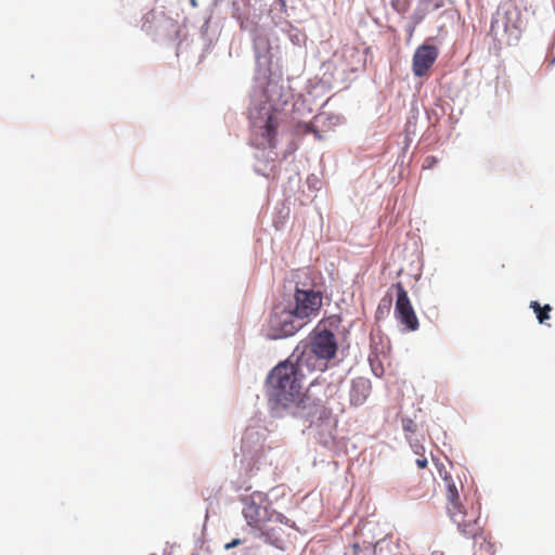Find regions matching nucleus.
Wrapping results in <instances>:
<instances>
[{"label": "nucleus", "instance_id": "9", "mask_svg": "<svg viewBox=\"0 0 555 555\" xmlns=\"http://www.w3.org/2000/svg\"><path fill=\"white\" fill-rule=\"evenodd\" d=\"M438 55L439 51L435 46L423 44L418 47L413 55L412 69L414 75L416 77L425 76L436 62Z\"/></svg>", "mask_w": 555, "mask_h": 555}, {"label": "nucleus", "instance_id": "11", "mask_svg": "<svg viewBox=\"0 0 555 555\" xmlns=\"http://www.w3.org/2000/svg\"><path fill=\"white\" fill-rule=\"evenodd\" d=\"M513 14H515L514 11H505L504 13L498 12L491 22V33L498 36L500 33L508 34L516 29L517 26L511 23Z\"/></svg>", "mask_w": 555, "mask_h": 555}, {"label": "nucleus", "instance_id": "2", "mask_svg": "<svg viewBox=\"0 0 555 555\" xmlns=\"http://www.w3.org/2000/svg\"><path fill=\"white\" fill-rule=\"evenodd\" d=\"M442 479L446 486V508L451 520L456 524L460 531L467 538H476L480 534L481 528L478 522V516L472 511H467L461 502V492L463 482L459 475L453 476L444 472Z\"/></svg>", "mask_w": 555, "mask_h": 555}, {"label": "nucleus", "instance_id": "4", "mask_svg": "<svg viewBox=\"0 0 555 555\" xmlns=\"http://www.w3.org/2000/svg\"><path fill=\"white\" fill-rule=\"evenodd\" d=\"M305 321L295 313L288 305H278L273 308L269 319V336L273 339L288 337L305 326Z\"/></svg>", "mask_w": 555, "mask_h": 555}, {"label": "nucleus", "instance_id": "8", "mask_svg": "<svg viewBox=\"0 0 555 555\" xmlns=\"http://www.w3.org/2000/svg\"><path fill=\"white\" fill-rule=\"evenodd\" d=\"M266 501V494L258 491L243 499V515L250 527L258 528L261 522L268 519Z\"/></svg>", "mask_w": 555, "mask_h": 555}, {"label": "nucleus", "instance_id": "18", "mask_svg": "<svg viewBox=\"0 0 555 555\" xmlns=\"http://www.w3.org/2000/svg\"><path fill=\"white\" fill-rule=\"evenodd\" d=\"M241 544H242V540H241V539H234V540H232L230 543H227V544H225V548H227V550H230V548L235 547V546H238V545H241Z\"/></svg>", "mask_w": 555, "mask_h": 555}, {"label": "nucleus", "instance_id": "7", "mask_svg": "<svg viewBox=\"0 0 555 555\" xmlns=\"http://www.w3.org/2000/svg\"><path fill=\"white\" fill-rule=\"evenodd\" d=\"M392 291H396L395 317L397 321L409 332L417 331L420 322L404 286L398 282L390 286L389 292Z\"/></svg>", "mask_w": 555, "mask_h": 555}, {"label": "nucleus", "instance_id": "10", "mask_svg": "<svg viewBox=\"0 0 555 555\" xmlns=\"http://www.w3.org/2000/svg\"><path fill=\"white\" fill-rule=\"evenodd\" d=\"M372 390V384L369 378L357 377L351 382V388L349 392L350 403L354 406L362 405L369 398Z\"/></svg>", "mask_w": 555, "mask_h": 555}, {"label": "nucleus", "instance_id": "16", "mask_svg": "<svg viewBox=\"0 0 555 555\" xmlns=\"http://www.w3.org/2000/svg\"><path fill=\"white\" fill-rule=\"evenodd\" d=\"M411 447L413 448V451L415 454H417V455L424 454L425 448L423 447V444L417 443V442H415V443L411 442Z\"/></svg>", "mask_w": 555, "mask_h": 555}, {"label": "nucleus", "instance_id": "14", "mask_svg": "<svg viewBox=\"0 0 555 555\" xmlns=\"http://www.w3.org/2000/svg\"><path fill=\"white\" fill-rule=\"evenodd\" d=\"M392 7L398 12L404 13L409 9V3L406 0H392Z\"/></svg>", "mask_w": 555, "mask_h": 555}, {"label": "nucleus", "instance_id": "17", "mask_svg": "<svg viewBox=\"0 0 555 555\" xmlns=\"http://www.w3.org/2000/svg\"><path fill=\"white\" fill-rule=\"evenodd\" d=\"M428 462L427 459L424 456V454L420 455V457L416 460V465L420 468H425L427 466Z\"/></svg>", "mask_w": 555, "mask_h": 555}, {"label": "nucleus", "instance_id": "19", "mask_svg": "<svg viewBox=\"0 0 555 555\" xmlns=\"http://www.w3.org/2000/svg\"><path fill=\"white\" fill-rule=\"evenodd\" d=\"M191 2H192V4H193V5H195V4H196V3H195V0H191Z\"/></svg>", "mask_w": 555, "mask_h": 555}, {"label": "nucleus", "instance_id": "6", "mask_svg": "<svg viewBox=\"0 0 555 555\" xmlns=\"http://www.w3.org/2000/svg\"><path fill=\"white\" fill-rule=\"evenodd\" d=\"M323 302V294L313 288H300L296 285L294 302L289 304L295 313L307 323L311 318L319 314Z\"/></svg>", "mask_w": 555, "mask_h": 555}, {"label": "nucleus", "instance_id": "3", "mask_svg": "<svg viewBox=\"0 0 555 555\" xmlns=\"http://www.w3.org/2000/svg\"><path fill=\"white\" fill-rule=\"evenodd\" d=\"M298 347L296 357L301 361V365L307 367L308 373L325 371L328 361L335 358L338 349L335 335L328 330L313 331L310 340Z\"/></svg>", "mask_w": 555, "mask_h": 555}, {"label": "nucleus", "instance_id": "12", "mask_svg": "<svg viewBox=\"0 0 555 555\" xmlns=\"http://www.w3.org/2000/svg\"><path fill=\"white\" fill-rule=\"evenodd\" d=\"M530 308L533 310L539 323L544 324L550 319L552 307L550 305L541 306L538 301H531Z\"/></svg>", "mask_w": 555, "mask_h": 555}, {"label": "nucleus", "instance_id": "1", "mask_svg": "<svg viewBox=\"0 0 555 555\" xmlns=\"http://www.w3.org/2000/svg\"><path fill=\"white\" fill-rule=\"evenodd\" d=\"M299 347L284 362L279 363L268 376V391L270 399L276 404L287 408L292 403L301 404L304 409L311 408L308 415H314L325 409L327 396L319 397V388L322 385L312 383L301 396L304 382L307 377V367L296 357Z\"/></svg>", "mask_w": 555, "mask_h": 555}, {"label": "nucleus", "instance_id": "15", "mask_svg": "<svg viewBox=\"0 0 555 555\" xmlns=\"http://www.w3.org/2000/svg\"><path fill=\"white\" fill-rule=\"evenodd\" d=\"M301 131H302L304 133H310V132H312V133H314V134H315V137H317L318 139H320V138H321V135L319 134V131H318V130H315V129H314V127H313L311 124H305V125L302 126Z\"/></svg>", "mask_w": 555, "mask_h": 555}, {"label": "nucleus", "instance_id": "13", "mask_svg": "<svg viewBox=\"0 0 555 555\" xmlns=\"http://www.w3.org/2000/svg\"><path fill=\"white\" fill-rule=\"evenodd\" d=\"M437 163H438V158L436 156H434V155L426 156L424 158L422 168L423 169H431L437 165Z\"/></svg>", "mask_w": 555, "mask_h": 555}, {"label": "nucleus", "instance_id": "5", "mask_svg": "<svg viewBox=\"0 0 555 555\" xmlns=\"http://www.w3.org/2000/svg\"><path fill=\"white\" fill-rule=\"evenodd\" d=\"M250 120L253 132L259 140L258 145L274 149L279 127L276 113L267 107L257 112L250 111Z\"/></svg>", "mask_w": 555, "mask_h": 555}]
</instances>
